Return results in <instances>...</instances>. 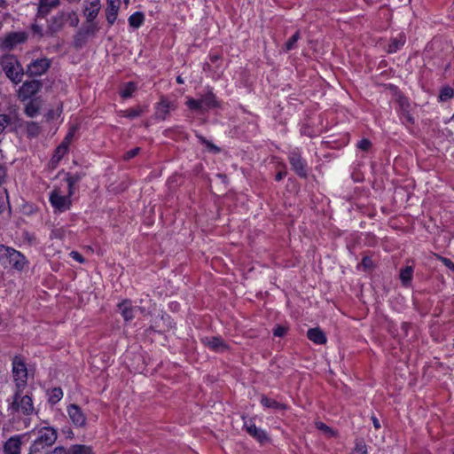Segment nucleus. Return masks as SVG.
<instances>
[{"label": "nucleus", "instance_id": "obj_1", "mask_svg": "<svg viewBox=\"0 0 454 454\" xmlns=\"http://www.w3.org/2000/svg\"><path fill=\"white\" fill-rule=\"evenodd\" d=\"M25 388H17L12 396V401L9 402L8 411L12 414H21L28 417L33 414H37L34 406L32 396L29 395H22Z\"/></svg>", "mask_w": 454, "mask_h": 454}, {"label": "nucleus", "instance_id": "obj_2", "mask_svg": "<svg viewBox=\"0 0 454 454\" xmlns=\"http://www.w3.org/2000/svg\"><path fill=\"white\" fill-rule=\"evenodd\" d=\"M0 264L4 268H11L21 271L27 266L26 256L13 247L0 245Z\"/></svg>", "mask_w": 454, "mask_h": 454}, {"label": "nucleus", "instance_id": "obj_3", "mask_svg": "<svg viewBox=\"0 0 454 454\" xmlns=\"http://www.w3.org/2000/svg\"><path fill=\"white\" fill-rule=\"evenodd\" d=\"M57 430L51 427H44L38 430L37 437L31 443L28 454H48L47 449L53 445L57 440Z\"/></svg>", "mask_w": 454, "mask_h": 454}, {"label": "nucleus", "instance_id": "obj_4", "mask_svg": "<svg viewBox=\"0 0 454 454\" xmlns=\"http://www.w3.org/2000/svg\"><path fill=\"white\" fill-rule=\"evenodd\" d=\"M185 106L194 112H200L201 114L214 108L221 106L220 101L217 99L215 94L211 89H208L207 92L200 95V98L195 99L193 98H188Z\"/></svg>", "mask_w": 454, "mask_h": 454}, {"label": "nucleus", "instance_id": "obj_5", "mask_svg": "<svg viewBox=\"0 0 454 454\" xmlns=\"http://www.w3.org/2000/svg\"><path fill=\"white\" fill-rule=\"evenodd\" d=\"M2 68L14 84H19L22 81L25 72L15 56H5L2 60Z\"/></svg>", "mask_w": 454, "mask_h": 454}, {"label": "nucleus", "instance_id": "obj_6", "mask_svg": "<svg viewBox=\"0 0 454 454\" xmlns=\"http://www.w3.org/2000/svg\"><path fill=\"white\" fill-rule=\"evenodd\" d=\"M288 161L293 171L300 177L306 179L309 176V167L307 160L301 156L298 148L289 152Z\"/></svg>", "mask_w": 454, "mask_h": 454}, {"label": "nucleus", "instance_id": "obj_7", "mask_svg": "<svg viewBox=\"0 0 454 454\" xmlns=\"http://www.w3.org/2000/svg\"><path fill=\"white\" fill-rule=\"evenodd\" d=\"M12 376L15 382V389L25 388L27 381V370L23 359L15 356L12 359Z\"/></svg>", "mask_w": 454, "mask_h": 454}, {"label": "nucleus", "instance_id": "obj_8", "mask_svg": "<svg viewBox=\"0 0 454 454\" xmlns=\"http://www.w3.org/2000/svg\"><path fill=\"white\" fill-rule=\"evenodd\" d=\"M69 192L67 195H61L59 188H54L49 195V200L52 207L59 212H65L68 210L72 205Z\"/></svg>", "mask_w": 454, "mask_h": 454}, {"label": "nucleus", "instance_id": "obj_9", "mask_svg": "<svg viewBox=\"0 0 454 454\" xmlns=\"http://www.w3.org/2000/svg\"><path fill=\"white\" fill-rule=\"evenodd\" d=\"M43 87V82L38 80L26 81L18 90V98L20 101L31 99Z\"/></svg>", "mask_w": 454, "mask_h": 454}, {"label": "nucleus", "instance_id": "obj_10", "mask_svg": "<svg viewBox=\"0 0 454 454\" xmlns=\"http://www.w3.org/2000/svg\"><path fill=\"white\" fill-rule=\"evenodd\" d=\"M176 104L170 101L167 97L161 96L160 100L155 104V118L157 120L165 121L171 111L176 110Z\"/></svg>", "mask_w": 454, "mask_h": 454}, {"label": "nucleus", "instance_id": "obj_11", "mask_svg": "<svg viewBox=\"0 0 454 454\" xmlns=\"http://www.w3.org/2000/svg\"><path fill=\"white\" fill-rule=\"evenodd\" d=\"M28 38L26 31L8 33L3 39L1 46L4 50L11 51L19 44L24 43Z\"/></svg>", "mask_w": 454, "mask_h": 454}, {"label": "nucleus", "instance_id": "obj_12", "mask_svg": "<svg viewBox=\"0 0 454 454\" xmlns=\"http://www.w3.org/2000/svg\"><path fill=\"white\" fill-rule=\"evenodd\" d=\"M51 64V60L47 58L35 59L27 65L25 73L30 77L43 75L49 70Z\"/></svg>", "mask_w": 454, "mask_h": 454}, {"label": "nucleus", "instance_id": "obj_13", "mask_svg": "<svg viewBox=\"0 0 454 454\" xmlns=\"http://www.w3.org/2000/svg\"><path fill=\"white\" fill-rule=\"evenodd\" d=\"M67 12L59 11L47 20V28L51 34L59 32L67 23Z\"/></svg>", "mask_w": 454, "mask_h": 454}, {"label": "nucleus", "instance_id": "obj_14", "mask_svg": "<svg viewBox=\"0 0 454 454\" xmlns=\"http://www.w3.org/2000/svg\"><path fill=\"white\" fill-rule=\"evenodd\" d=\"M67 411L74 427H84L86 426V416L77 404H69Z\"/></svg>", "mask_w": 454, "mask_h": 454}, {"label": "nucleus", "instance_id": "obj_15", "mask_svg": "<svg viewBox=\"0 0 454 454\" xmlns=\"http://www.w3.org/2000/svg\"><path fill=\"white\" fill-rule=\"evenodd\" d=\"M25 436L26 434H16L11 436L3 445L4 454H20L22 438Z\"/></svg>", "mask_w": 454, "mask_h": 454}, {"label": "nucleus", "instance_id": "obj_16", "mask_svg": "<svg viewBox=\"0 0 454 454\" xmlns=\"http://www.w3.org/2000/svg\"><path fill=\"white\" fill-rule=\"evenodd\" d=\"M397 102L399 105V115L402 122L404 124H414L415 120L410 112L411 105L408 101V98L405 97H399Z\"/></svg>", "mask_w": 454, "mask_h": 454}, {"label": "nucleus", "instance_id": "obj_17", "mask_svg": "<svg viewBox=\"0 0 454 454\" xmlns=\"http://www.w3.org/2000/svg\"><path fill=\"white\" fill-rule=\"evenodd\" d=\"M60 5V0H39L36 17L44 19Z\"/></svg>", "mask_w": 454, "mask_h": 454}, {"label": "nucleus", "instance_id": "obj_18", "mask_svg": "<svg viewBox=\"0 0 454 454\" xmlns=\"http://www.w3.org/2000/svg\"><path fill=\"white\" fill-rule=\"evenodd\" d=\"M118 312L121 315L125 322H129L135 317L137 307L133 306L129 299H125L117 304Z\"/></svg>", "mask_w": 454, "mask_h": 454}, {"label": "nucleus", "instance_id": "obj_19", "mask_svg": "<svg viewBox=\"0 0 454 454\" xmlns=\"http://www.w3.org/2000/svg\"><path fill=\"white\" fill-rule=\"evenodd\" d=\"M244 428L250 436L257 440L260 443H264L269 441L267 433L257 427L252 420H250L249 423L245 421Z\"/></svg>", "mask_w": 454, "mask_h": 454}, {"label": "nucleus", "instance_id": "obj_20", "mask_svg": "<svg viewBox=\"0 0 454 454\" xmlns=\"http://www.w3.org/2000/svg\"><path fill=\"white\" fill-rule=\"evenodd\" d=\"M202 342L215 352H224L229 348L223 339L217 336L206 337L202 339Z\"/></svg>", "mask_w": 454, "mask_h": 454}, {"label": "nucleus", "instance_id": "obj_21", "mask_svg": "<svg viewBox=\"0 0 454 454\" xmlns=\"http://www.w3.org/2000/svg\"><path fill=\"white\" fill-rule=\"evenodd\" d=\"M85 176V173L82 171L75 172V173H67L65 181L67 184V190L69 192V196H73L75 192V184H78L83 177Z\"/></svg>", "mask_w": 454, "mask_h": 454}, {"label": "nucleus", "instance_id": "obj_22", "mask_svg": "<svg viewBox=\"0 0 454 454\" xmlns=\"http://www.w3.org/2000/svg\"><path fill=\"white\" fill-rule=\"evenodd\" d=\"M406 43V35L403 32L399 33L396 36H392L387 48V53H395Z\"/></svg>", "mask_w": 454, "mask_h": 454}, {"label": "nucleus", "instance_id": "obj_23", "mask_svg": "<svg viewBox=\"0 0 454 454\" xmlns=\"http://www.w3.org/2000/svg\"><path fill=\"white\" fill-rule=\"evenodd\" d=\"M307 338L317 345H323L327 341L325 333L319 327L309 329Z\"/></svg>", "mask_w": 454, "mask_h": 454}, {"label": "nucleus", "instance_id": "obj_24", "mask_svg": "<svg viewBox=\"0 0 454 454\" xmlns=\"http://www.w3.org/2000/svg\"><path fill=\"white\" fill-rule=\"evenodd\" d=\"M119 9L120 3H114L113 1L107 3V7L106 9V17L109 26L114 25V23L115 22Z\"/></svg>", "mask_w": 454, "mask_h": 454}, {"label": "nucleus", "instance_id": "obj_25", "mask_svg": "<svg viewBox=\"0 0 454 454\" xmlns=\"http://www.w3.org/2000/svg\"><path fill=\"white\" fill-rule=\"evenodd\" d=\"M90 6L86 7L84 10V15L86 17L87 22L94 21L99 12V0H92L90 2Z\"/></svg>", "mask_w": 454, "mask_h": 454}, {"label": "nucleus", "instance_id": "obj_26", "mask_svg": "<svg viewBox=\"0 0 454 454\" xmlns=\"http://www.w3.org/2000/svg\"><path fill=\"white\" fill-rule=\"evenodd\" d=\"M261 404L265 408H270L274 410H286L287 406L285 403H279L274 399L269 398L262 395L261 397Z\"/></svg>", "mask_w": 454, "mask_h": 454}, {"label": "nucleus", "instance_id": "obj_27", "mask_svg": "<svg viewBox=\"0 0 454 454\" xmlns=\"http://www.w3.org/2000/svg\"><path fill=\"white\" fill-rule=\"evenodd\" d=\"M164 134L166 137L175 139L187 138V134L182 126H175L173 128H169L164 131Z\"/></svg>", "mask_w": 454, "mask_h": 454}, {"label": "nucleus", "instance_id": "obj_28", "mask_svg": "<svg viewBox=\"0 0 454 454\" xmlns=\"http://www.w3.org/2000/svg\"><path fill=\"white\" fill-rule=\"evenodd\" d=\"M413 277L412 266H406L400 271V280L404 286H410Z\"/></svg>", "mask_w": 454, "mask_h": 454}, {"label": "nucleus", "instance_id": "obj_29", "mask_svg": "<svg viewBox=\"0 0 454 454\" xmlns=\"http://www.w3.org/2000/svg\"><path fill=\"white\" fill-rule=\"evenodd\" d=\"M40 111V105L36 100L31 99L26 106L24 112L28 117H35Z\"/></svg>", "mask_w": 454, "mask_h": 454}, {"label": "nucleus", "instance_id": "obj_30", "mask_svg": "<svg viewBox=\"0 0 454 454\" xmlns=\"http://www.w3.org/2000/svg\"><path fill=\"white\" fill-rule=\"evenodd\" d=\"M79 30L89 38L90 36H94L98 32L99 27L96 22L90 21L87 22V24L82 26Z\"/></svg>", "mask_w": 454, "mask_h": 454}, {"label": "nucleus", "instance_id": "obj_31", "mask_svg": "<svg viewBox=\"0 0 454 454\" xmlns=\"http://www.w3.org/2000/svg\"><path fill=\"white\" fill-rule=\"evenodd\" d=\"M144 20H145V15L141 12H134L128 19L129 26L134 28H138L139 27H141L142 24L144 23Z\"/></svg>", "mask_w": 454, "mask_h": 454}, {"label": "nucleus", "instance_id": "obj_32", "mask_svg": "<svg viewBox=\"0 0 454 454\" xmlns=\"http://www.w3.org/2000/svg\"><path fill=\"white\" fill-rule=\"evenodd\" d=\"M69 454H94L92 448L82 444H74L68 449Z\"/></svg>", "mask_w": 454, "mask_h": 454}, {"label": "nucleus", "instance_id": "obj_33", "mask_svg": "<svg viewBox=\"0 0 454 454\" xmlns=\"http://www.w3.org/2000/svg\"><path fill=\"white\" fill-rule=\"evenodd\" d=\"M196 137L199 139L200 143L204 145L207 149L214 153H219L221 149L215 144H213L211 141L207 140L205 137L196 132L195 134Z\"/></svg>", "mask_w": 454, "mask_h": 454}, {"label": "nucleus", "instance_id": "obj_34", "mask_svg": "<svg viewBox=\"0 0 454 454\" xmlns=\"http://www.w3.org/2000/svg\"><path fill=\"white\" fill-rule=\"evenodd\" d=\"M137 85L133 82H129L124 84V86L120 90V96L122 98H129L132 96V94L136 91Z\"/></svg>", "mask_w": 454, "mask_h": 454}, {"label": "nucleus", "instance_id": "obj_35", "mask_svg": "<svg viewBox=\"0 0 454 454\" xmlns=\"http://www.w3.org/2000/svg\"><path fill=\"white\" fill-rule=\"evenodd\" d=\"M63 397V391L60 387H53L49 392L48 402L54 405L59 403Z\"/></svg>", "mask_w": 454, "mask_h": 454}, {"label": "nucleus", "instance_id": "obj_36", "mask_svg": "<svg viewBox=\"0 0 454 454\" xmlns=\"http://www.w3.org/2000/svg\"><path fill=\"white\" fill-rule=\"evenodd\" d=\"M301 38L300 31L297 30L285 43V51H290L296 49L297 42Z\"/></svg>", "mask_w": 454, "mask_h": 454}, {"label": "nucleus", "instance_id": "obj_37", "mask_svg": "<svg viewBox=\"0 0 454 454\" xmlns=\"http://www.w3.org/2000/svg\"><path fill=\"white\" fill-rule=\"evenodd\" d=\"M454 97V90L450 86H444L441 89L439 101L446 102Z\"/></svg>", "mask_w": 454, "mask_h": 454}, {"label": "nucleus", "instance_id": "obj_38", "mask_svg": "<svg viewBox=\"0 0 454 454\" xmlns=\"http://www.w3.org/2000/svg\"><path fill=\"white\" fill-rule=\"evenodd\" d=\"M67 145L60 144L55 150L51 158V161H60L65 154L68 152Z\"/></svg>", "mask_w": 454, "mask_h": 454}, {"label": "nucleus", "instance_id": "obj_39", "mask_svg": "<svg viewBox=\"0 0 454 454\" xmlns=\"http://www.w3.org/2000/svg\"><path fill=\"white\" fill-rule=\"evenodd\" d=\"M88 37L85 36L82 31L78 30L74 36V47L75 49H82L87 43Z\"/></svg>", "mask_w": 454, "mask_h": 454}, {"label": "nucleus", "instance_id": "obj_40", "mask_svg": "<svg viewBox=\"0 0 454 454\" xmlns=\"http://www.w3.org/2000/svg\"><path fill=\"white\" fill-rule=\"evenodd\" d=\"M41 128L37 122L30 121L27 124V133L29 137H35L39 135Z\"/></svg>", "mask_w": 454, "mask_h": 454}, {"label": "nucleus", "instance_id": "obj_41", "mask_svg": "<svg viewBox=\"0 0 454 454\" xmlns=\"http://www.w3.org/2000/svg\"><path fill=\"white\" fill-rule=\"evenodd\" d=\"M123 115L129 119H134L139 117L143 114L144 109L141 106H137L135 108H129L123 112Z\"/></svg>", "mask_w": 454, "mask_h": 454}, {"label": "nucleus", "instance_id": "obj_42", "mask_svg": "<svg viewBox=\"0 0 454 454\" xmlns=\"http://www.w3.org/2000/svg\"><path fill=\"white\" fill-rule=\"evenodd\" d=\"M351 454H367L366 445L363 439L356 440V446Z\"/></svg>", "mask_w": 454, "mask_h": 454}, {"label": "nucleus", "instance_id": "obj_43", "mask_svg": "<svg viewBox=\"0 0 454 454\" xmlns=\"http://www.w3.org/2000/svg\"><path fill=\"white\" fill-rule=\"evenodd\" d=\"M67 16H68V17H67V22H68L71 27H75L78 26L79 18L75 12H74V11L67 12Z\"/></svg>", "mask_w": 454, "mask_h": 454}, {"label": "nucleus", "instance_id": "obj_44", "mask_svg": "<svg viewBox=\"0 0 454 454\" xmlns=\"http://www.w3.org/2000/svg\"><path fill=\"white\" fill-rule=\"evenodd\" d=\"M12 119L8 114H0V134L11 124Z\"/></svg>", "mask_w": 454, "mask_h": 454}, {"label": "nucleus", "instance_id": "obj_45", "mask_svg": "<svg viewBox=\"0 0 454 454\" xmlns=\"http://www.w3.org/2000/svg\"><path fill=\"white\" fill-rule=\"evenodd\" d=\"M372 146V142L367 138H363L357 143V147L362 151H368Z\"/></svg>", "mask_w": 454, "mask_h": 454}, {"label": "nucleus", "instance_id": "obj_46", "mask_svg": "<svg viewBox=\"0 0 454 454\" xmlns=\"http://www.w3.org/2000/svg\"><path fill=\"white\" fill-rule=\"evenodd\" d=\"M301 134L302 136H306L309 137H312L315 136L314 130L311 129V127L309 124H303L301 128Z\"/></svg>", "mask_w": 454, "mask_h": 454}, {"label": "nucleus", "instance_id": "obj_47", "mask_svg": "<svg viewBox=\"0 0 454 454\" xmlns=\"http://www.w3.org/2000/svg\"><path fill=\"white\" fill-rule=\"evenodd\" d=\"M287 328L283 325H277L273 329V335L276 337H283L286 334Z\"/></svg>", "mask_w": 454, "mask_h": 454}, {"label": "nucleus", "instance_id": "obj_48", "mask_svg": "<svg viewBox=\"0 0 454 454\" xmlns=\"http://www.w3.org/2000/svg\"><path fill=\"white\" fill-rule=\"evenodd\" d=\"M139 152H140V147H135V148L126 152L123 158L125 160H129L134 158L135 156H137L139 153Z\"/></svg>", "mask_w": 454, "mask_h": 454}, {"label": "nucleus", "instance_id": "obj_49", "mask_svg": "<svg viewBox=\"0 0 454 454\" xmlns=\"http://www.w3.org/2000/svg\"><path fill=\"white\" fill-rule=\"evenodd\" d=\"M439 260L444 266H446L449 270L454 272V262L450 259L443 256H439Z\"/></svg>", "mask_w": 454, "mask_h": 454}, {"label": "nucleus", "instance_id": "obj_50", "mask_svg": "<svg viewBox=\"0 0 454 454\" xmlns=\"http://www.w3.org/2000/svg\"><path fill=\"white\" fill-rule=\"evenodd\" d=\"M74 131H75V128L73 127L69 131L68 133L67 134V136L65 137L64 140L61 142V144L63 145H67V147H69V145H70V142L74 137Z\"/></svg>", "mask_w": 454, "mask_h": 454}, {"label": "nucleus", "instance_id": "obj_51", "mask_svg": "<svg viewBox=\"0 0 454 454\" xmlns=\"http://www.w3.org/2000/svg\"><path fill=\"white\" fill-rule=\"evenodd\" d=\"M69 255L72 259H74V261H76L80 263H83L85 262L84 257L79 252L72 251L69 254Z\"/></svg>", "mask_w": 454, "mask_h": 454}, {"label": "nucleus", "instance_id": "obj_52", "mask_svg": "<svg viewBox=\"0 0 454 454\" xmlns=\"http://www.w3.org/2000/svg\"><path fill=\"white\" fill-rule=\"evenodd\" d=\"M362 265L365 270L371 269L373 266L372 258L369 256H364L362 259Z\"/></svg>", "mask_w": 454, "mask_h": 454}, {"label": "nucleus", "instance_id": "obj_53", "mask_svg": "<svg viewBox=\"0 0 454 454\" xmlns=\"http://www.w3.org/2000/svg\"><path fill=\"white\" fill-rule=\"evenodd\" d=\"M31 30L34 34H36L39 35V37H42L43 35V28L41 26H39L38 24H32L31 25Z\"/></svg>", "mask_w": 454, "mask_h": 454}, {"label": "nucleus", "instance_id": "obj_54", "mask_svg": "<svg viewBox=\"0 0 454 454\" xmlns=\"http://www.w3.org/2000/svg\"><path fill=\"white\" fill-rule=\"evenodd\" d=\"M48 454H69L68 450H67L64 447L59 446L56 447L53 450H51Z\"/></svg>", "mask_w": 454, "mask_h": 454}, {"label": "nucleus", "instance_id": "obj_55", "mask_svg": "<svg viewBox=\"0 0 454 454\" xmlns=\"http://www.w3.org/2000/svg\"><path fill=\"white\" fill-rule=\"evenodd\" d=\"M6 177V168L3 165H0V185L4 183Z\"/></svg>", "mask_w": 454, "mask_h": 454}, {"label": "nucleus", "instance_id": "obj_56", "mask_svg": "<svg viewBox=\"0 0 454 454\" xmlns=\"http://www.w3.org/2000/svg\"><path fill=\"white\" fill-rule=\"evenodd\" d=\"M317 427L319 429V430H322V431H325V432H332V429L327 426L325 425V423L323 422H319L317 424Z\"/></svg>", "mask_w": 454, "mask_h": 454}, {"label": "nucleus", "instance_id": "obj_57", "mask_svg": "<svg viewBox=\"0 0 454 454\" xmlns=\"http://www.w3.org/2000/svg\"><path fill=\"white\" fill-rule=\"evenodd\" d=\"M286 176V171H278L276 176H275V180L277 182H279L281 181L285 176Z\"/></svg>", "mask_w": 454, "mask_h": 454}, {"label": "nucleus", "instance_id": "obj_58", "mask_svg": "<svg viewBox=\"0 0 454 454\" xmlns=\"http://www.w3.org/2000/svg\"><path fill=\"white\" fill-rule=\"evenodd\" d=\"M410 326H411L410 323L403 322L401 325V329L404 332L405 334H407Z\"/></svg>", "mask_w": 454, "mask_h": 454}, {"label": "nucleus", "instance_id": "obj_59", "mask_svg": "<svg viewBox=\"0 0 454 454\" xmlns=\"http://www.w3.org/2000/svg\"><path fill=\"white\" fill-rule=\"evenodd\" d=\"M372 420L374 428L375 429H380V424L379 419L375 416H372Z\"/></svg>", "mask_w": 454, "mask_h": 454}, {"label": "nucleus", "instance_id": "obj_60", "mask_svg": "<svg viewBox=\"0 0 454 454\" xmlns=\"http://www.w3.org/2000/svg\"><path fill=\"white\" fill-rule=\"evenodd\" d=\"M8 5L7 0H0V8H6Z\"/></svg>", "mask_w": 454, "mask_h": 454}, {"label": "nucleus", "instance_id": "obj_61", "mask_svg": "<svg viewBox=\"0 0 454 454\" xmlns=\"http://www.w3.org/2000/svg\"><path fill=\"white\" fill-rule=\"evenodd\" d=\"M219 59V57L217 55H212L210 56V60L212 62H215L217 59Z\"/></svg>", "mask_w": 454, "mask_h": 454}, {"label": "nucleus", "instance_id": "obj_62", "mask_svg": "<svg viewBox=\"0 0 454 454\" xmlns=\"http://www.w3.org/2000/svg\"><path fill=\"white\" fill-rule=\"evenodd\" d=\"M176 82H177L178 84H183V83H184V80H183V78H182L181 76H177V77H176Z\"/></svg>", "mask_w": 454, "mask_h": 454}, {"label": "nucleus", "instance_id": "obj_63", "mask_svg": "<svg viewBox=\"0 0 454 454\" xmlns=\"http://www.w3.org/2000/svg\"><path fill=\"white\" fill-rule=\"evenodd\" d=\"M136 307H137V310H140L142 313H145V308H143V307H138V306H136Z\"/></svg>", "mask_w": 454, "mask_h": 454}, {"label": "nucleus", "instance_id": "obj_64", "mask_svg": "<svg viewBox=\"0 0 454 454\" xmlns=\"http://www.w3.org/2000/svg\"><path fill=\"white\" fill-rule=\"evenodd\" d=\"M59 161H51V164L52 168H56V167H57V165L59 164Z\"/></svg>", "mask_w": 454, "mask_h": 454}]
</instances>
